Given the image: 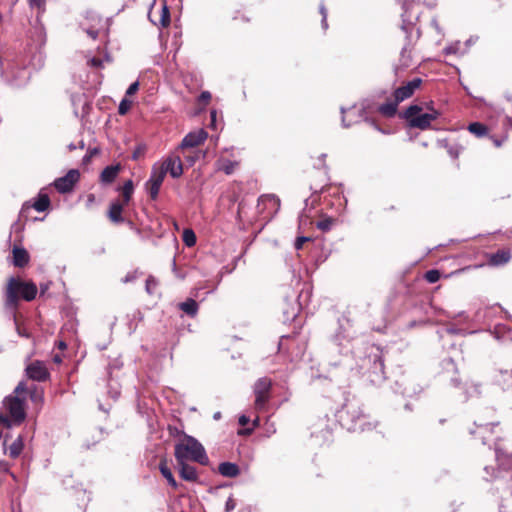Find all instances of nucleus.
Returning <instances> with one entry per match:
<instances>
[{"label": "nucleus", "mask_w": 512, "mask_h": 512, "mask_svg": "<svg viewBox=\"0 0 512 512\" xmlns=\"http://www.w3.org/2000/svg\"><path fill=\"white\" fill-rule=\"evenodd\" d=\"M50 198L45 193H39L37 199L32 204V207L38 212H44L50 207Z\"/></svg>", "instance_id": "a878e982"}, {"label": "nucleus", "mask_w": 512, "mask_h": 512, "mask_svg": "<svg viewBox=\"0 0 512 512\" xmlns=\"http://www.w3.org/2000/svg\"><path fill=\"white\" fill-rule=\"evenodd\" d=\"M216 115H217V113H216V111H215V110L211 111V113H210V117H211V123H212V125H213V124L215 123V121H216Z\"/></svg>", "instance_id": "864d4df0"}, {"label": "nucleus", "mask_w": 512, "mask_h": 512, "mask_svg": "<svg viewBox=\"0 0 512 512\" xmlns=\"http://www.w3.org/2000/svg\"><path fill=\"white\" fill-rule=\"evenodd\" d=\"M138 90H139V82L135 81L126 90V97L134 95L135 93H137Z\"/></svg>", "instance_id": "37998d69"}, {"label": "nucleus", "mask_w": 512, "mask_h": 512, "mask_svg": "<svg viewBox=\"0 0 512 512\" xmlns=\"http://www.w3.org/2000/svg\"><path fill=\"white\" fill-rule=\"evenodd\" d=\"M29 3L31 7H37L41 9L45 5V0H29Z\"/></svg>", "instance_id": "49530a36"}, {"label": "nucleus", "mask_w": 512, "mask_h": 512, "mask_svg": "<svg viewBox=\"0 0 512 512\" xmlns=\"http://www.w3.org/2000/svg\"><path fill=\"white\" fill-rule=\"evenodd\" d=\"M320 13H321V14H322V16H323V20H322V21H323V23L326 25V16H327V15H326V9L324 8V6H321V7H320Z\"/></svg>", "instance_id": "3c124183"}, {"label": "nucleus", "mask_w": 512, "mask_h": 512, "mask_svg": "<svg viewBox=\"0 0 512 512\" xmlns=\"http://www.w3.org/2000/svg\"><path fill=\"white\" fill-rule=\"evenodd\" d=\"M128 206V204H123L120 199H116L111 202L107 211L108 219L114 224H120L125 221L123 217L124 208Z\"/></svg>", "instance_id": "f3484780"}, {"label": "nucleus", "mask_w": 512, "mask_h": 512, "mask_svg": "<svg viewBox=\"0 0 512 512\" xmlns=\"http://www.w3.org/2000/svg\"><path fill=\"white\" fill-rule=\"evenodd\" d=\"M441 277V274L438 270L436 269H432V270H428L425 274H424V278L427 282L429 283H436Z\"/></svg>", "instance_id": "c9c22d12"}, {"label": "nucleus", "mask_w": 512, "mask_h": 512, "mask_svg": "<svg viewBox=\"0 0 512 512\" xmlns=\"http://www.w3.org/2000/svg\"><path fill=\"white\" fill-rule=\"evenodd\" d=\"M495 456L497 466L500 470L512 472V451H508L506 448L501 447L498 443H495Z\"/></svg>", "instance_id": "4468645a"}, {"label": "nucleus", "mask_w": 512, "mask_h": 512, "mask_svg": "<svg viewBox=\"0 0 512 512\" xmlns=\"http://www.w3.org/2000/svg\"><path fill=\"white\" fill-rule=\"evenodd\" d=\"M30 255L28 251L20 246L14 245L12 249V263L17 268H23L29 264Z\"/></svg>", "instance_id": "a211bd4d"}, {"label": "nucleus", "mask_w": 512, "mask_h": 512, "mask_svg": "<svg viewBox=\"0 0 512 512\" xmlns=\"http://www.w3.org/2000/svg\"><path fill=\"white\" fill-rule=\"evenodd\" d=\"M336 220L332 217H325L316 223V227L323 232L329 231L335 224Z\"/></svg>", "instance_id": "2f4dec72"}, {"label": "nucleus", "mask_w": 512, "mask_h": 512, "mask_svg": "<svg viewBox=\"0 0 512 512\" xmlns=\"http://www.w3.org/2000/svg\"><path fill=\"white\" fill-rule=\"evenodd\" d=\"M37 293L38 287L32 280L10 276L3 288L4 307L16 314L21 301L32 302L36 299Z\"/></svg>", "instance_id": "f257e3e1"}, {"label": "nucleus", "mask_w": 512, "mask_h": 512, "mask_svg": "<svg viewBox=\"0 0 512 512\" xmlns=\"http://www.w3.org/2000/svg\"><path fill=\"white\" fill-rule=\"evenodd\" d=\"M132 107V101L128 100L126 97L120 102L118 107V113L120 115H125Z\"/></svg>", "instance_id": "e433bc0d"}, {"label": "nucleus", "mask_w": 512, "mask_h": 512, "mask_svg": "<svg viewBox=\"0 0 512 512\" xmlns=\"http://www.w3.org/2000/svg\"><path fill=\"white\" fill-rule=\"evenodd\" d=\"M236 507V502L235 500L232 498V497H229L226 501V504H225V510L226 512H231L235 509Z\"/></svg>", "instance_id": "a18cd8bd"}, {"label": "nucleus", "mask_w": 512, "mask_h": 512, "mask_svg": "<svg viewBox=\"0 0 512 512\" xmlns=\"http://www.w3.org/2000/svg\"><path fill=\"white\" fill-rule=\"evenodd\" d=\"M56 362H60V358L59 357H55L54 359Z\"/></svg>", "instance_id": "69168bd1"}, {"label": "nucleus", "mask_w": 512, "mask_h": 512, "mask_svg": "<svg viewBox=\"0 0 512 512\" xmlns=\"http://www.w3.org/2000/svg\"><path fill=\"white\" fill-rule=\"evenodd\" d=\"M88 200H89L90 202L94 201V195H93V194H90V195L88 196Z\"/></svg>", "instance_id": "13d9d810"}, {"label": "nucleus", "mask_w": 512, "mask_h": 512, "mask_svg": "<svg viewBox=\"0 0 512 512\" xmlns=\"http://www.w3.org/2000/svg\"><path fill=\"white\" fill-rule=\"evenodd\" d=\"M88 65L94 68H102L103 67V61L101 58L93 57L88 61Z\"/></svg>", "instance_id": "c03bdc74"}, {"label": "nucleus", "mask_w": 512, "mask_h": 512, "mask_svg": "<svg viewBox=\"0 0 512 512\" xmlns=\"http://www.w3.org/2000/svg\"><path fill=\"white\" fill-rule=\"evenodd\" d=\"M99 154V149L98 148H92V149H89L87 154L83 157L82 161L84 164H89L92 160V158L96 155Z\"/></svg>", "instance_id": "58836bf2"}, {"label": "nucleus", "mask_w": 512, "mask_h": 512, "mask_svg": "<svg viewBox=\"0 0 512 512\" xmlns=\"http://www.w3.org/2000/svg\"><path fill=\"white\" fill-rule=\"evenodd\" d=\"M249 421H250V419H249V417H248V416H246V415H241V416L239 417V420H238V422H239V424H240L241 426H246V425L249 423Z\"/></svg>", "instance_id": "de8ad7c7"}, {"label": "nucleus", "mask_w": 512, "mask_h": 512, "mask_svg": "<svg viewBox=\"0 0 512 512\" xmlns=\"http://www.w3.org/2000/svg\"><path fill=\"white\" fill-rule=\"evenodd\" d=\"M261 200H269V201H272V200H273V198H271V197H265V198H264V197H261Z\"/></svg>", "instance_id": "bf43d9fd"}, {"label": "nucleus", "mask_w": 512, "mask_h": 512, "mask_svg": "<svg viewBox=\"0 0 512 512\" xmlns=\"http://www.w3.org/2000/svg\"><path fill=\"white\" fill-rule=\"evenodd\" d=\"M79 179L80 172L77 169H71L65 176L57 178L53 185L59 193H69L73 190Z\"/></svg>", "instance_id": "9b49d317"}, {"label": "nucleus", "mask_w": 512, "mask_h": 512, "mask_svg": "<svg viewBox=\"0 0 512 512\" xmlns=\"http://www.w3.org/2000/svg\"><path fill=\"white\" fill-rule=\"evenodd\" d=\"M28 386L21 381L15 387L12 394L3 400V406L8 415L0 412V425L10 427L11 423L20 425L26 419V398Z\"/></svg>", "instance_id": "f03ea898"}, {"label": "nucleus", "mask_w": 512, "mask_h": 512, "mask_svg": "<svg viewBox=\"0 0 512 512\" xmlns=\"http://www.w3.org/2000/svg\"><path fill=\"white\" fill-rule=\"evenodd\" d=\"M139 153H140V152H139L138 150H137V151H135V152L133 153V158H134V159H137V158H138Z\"/></svg>", "instance_id": "4d7b16f0"}, {"label": "nucleus", "mask_w": 512, "mask_h": 512, "mask_svg": "<svg viewBox=\"0 0 512 512\" xmlns=\"http://www.w3.org/2000/svg\"><path fill=\"white\" fill-rule=\"evenodd\" d=\"M421 78H414L396 88L393 92V99L378 107V112L384 117L391 118L396 115L400 102L410 98L422 84Z\"/></svg>", "instance_id": "7ed1b4c3"}, {"label": "nucleus", "mask_w": 512, "mask_h": 512, "mask_svg": "<svg viewBox=\"0 0 512 512\" xmlns=\"http://www.w3.org/2000/svg\"><path fill=\"white\" fill-rule=\"evenodd\" d=\"M311 240L310 237H306V236H300L296 239L295 241V249L296 250H300L303 248V245L306 243V242H309Z\"/></svg>", "instance_id": "a19ab883"}, {"label": "nucleus", "mask_w": 512, "mask_h": 512, "mask_svg": "<svg viewBox=\"0 0 512 512\" xmlns=\"http://www.w3.org/2000/svg\"><path fill=\"white\" fill-rule=\"evenodd\" d=\"M443 147L446 149L449 156L453 159H457L460 153L463 151V147L455 142H450L448 140L443 141Z\"/></svg>", "instance_id": "cd10ccee"}, {"label": "nucleus", "mask_w": 512, "mask_h": 512, "mask_svg": "<svg viewBox=\"0 0 512 512\" xmlns=\"http://www.w3.org/2000/svg\"><path fill=\"white\" fill-rule=\"evenodd\" d=\"M506 121L507 123L510 125V127L512 128V118H506Z\"/></svg>", "instance_id": "6e6d98bb"}, {"label": "nucleus", "mask_w": 512, "mask_h": 512, "mask_svg": "<svg viewBox=\"0 0 512 512\" xmlns=\"http://www.w3.org/2000/svg\"><path fill=\"white\" fill-rule=\"evenodd\" d=\"M159 470L162 476L168 481L171 487L176 490L178 488V483L176 482L170 468L168 467L165 461H161L159 464Z\"/></svg>", "instance_id": "bb28decb"}, {"label": "nucleus", "mask_w": 512, "mask_h": 512, "mask_svg": "<svg viewBox=\"0 0 512 512\" xmlns=\"http://www.w3.org/2000/svg\"><path fill=\"white\" fill-rule=\"evenodd\" d=\"M207 132L203 129L188 133L182 140L180 149L194 148L201 145L207 139Z\"/></svg>", "instance_id": "2eb2a0df"}, {"label": "nucleus", "mask_w": 512, "mask_h": 512, "mask_svg": "<svg viewBox=\"0 0 512 512\" xmlns=\"http://www.w3.org/2000/svg\"><path fill=\"white\" fill-rule=\"evenodd\" d=\"M250 11L243 9L237 10L233 16V20L236 22L249 23L251 21Z\"/></svg>", "instance_id": "72a5a7b5"}, {"label": "nucleus", "mask_w": 512, "mask_h": 512, "mask_svg": "<svg viewBox=\"0 0 512 512\" xmlns=\"http://www.w3.org/2000/svg\"><path fill=\"white\" fill-rule=\"evenodd\" d=\"M427 108H428V110H430V111H431V109H434L433 107H431V105H428V107H427Z\"/></svg>", "instance_id": "338daca9"}, {"label": "nucleus", "mask_w": 512, "mask_h": 512, "mask_svg": "<svg viewBox=\"0 0 512 512\" xmlns=\"http://www.w3.org/2000/svg\"><path fill=\"white\" fill-rule=\"evenodd\" d=\"M365 415L355 403H346L339 411V420L343 427L355 430L358 424H362Z\"/></svg>", "instance_id": "6e6552de"}, {"label": "nucleus", "mask_w": 512, "mask_h": 512, "mask_svg": "<svg viewBox=\"0 0 512 512\" xmlns=\"http://www.w3.org/2000/svg\"><path fill=\"white\" fill-rule=\"evenodd\" d=\"M182 240L187 247H192L196 244V235L192 229H185L183 231Z\"/></svg>", "instance_id": "7c9ffc66"}, {"label": "nucleus", "mask_w": 512, "mask_h": 512, "mask_svg": "<svg viewBox=\"0 0 512 512\" xmlns=\"http://www.w3.org/2000/svg\"><path fill=\"white\" fill-rule=\"evenodd\" d=\"M423 108L419 105H410L403 113L402 117L408 122L412 128L426 130L431 126V122L440 116V112L431 109L429 113H421Z\"/></svg>", "instance_id": "423d86ee"}, {"label": "nucleus", "mask_w": 512, "mask_h": 512, "mask_svg": "<svg viewBox=\"0 0 512 512\" xmlns=\"http://www.w3.org/2000/svg\"><path fill=\"white\" fill-rule=\"evenodd\" d=\"M174 455L177 463H182V460H192L201 465H206L209 461L202 444L188 435H185L182 442L175 445Z\"/></svg>", "instance_id": "20e7f679"}, {"label": "nucleus", "mask_w": 512, "mask_h": 512, "mask_svg": "<svg viewBox=\"0 0 512 512\" xmlns=\"http://www.w3.org/2000/svg\"><path fill=\"white\" fill-rule=\"evenodd\" d=\"M145 286H146L147 293L148 294H153L155 292V289L158 286V281L153 276H149L146 279Z\"/></svg>", "instance_id": "4c0bfd02"}, {"label": "nucleus", "mask_w": 512, "mask_h": 512, "mask_svg": "<svg viewBox=\"0 0 512 512\" xmlns=\"http://www.w3.org/2000/svg\"><path fill=\"white\" fill-rule=\"evenodd\" d=\"M25 373L28 379L45 382L50 378V372L43 361L34 360L29 363L25 368Z\"/></svg>", "instance_id": "9d476101"}, {"label": "nucleus", "mask_w": 512, "mask_h": 512, "mask_svg": "<svg viewBox=\"0 0 512 512\" xmlns=\"http://www.w3.org/2000/svg\"><path fill=\"white\" fill-rule=\"evenodd\" d=\"M237 166H238V162H236V161L223 160L221 162L219 169L221 171H223L225 174L230 175L235 171Z\"/></svg>", "instance_id": "473e14b6"}, {"label": "nucleus", "mask_w": 512, "mask_h": 512, "mask_svg": "<svg viewBox=\"0 0 512 512\" xmlns=\"http://www.w3.org/2000/svg\"><path fill=\"white\" fill-rule=\"evenodd\" d=\"M178 308L185 314L193 318L198 313L199 305L194 299L188 298L186 299V301L179 303Z\"/></svg>", "instance_id": "b1692460"}, {"label": "nucleus", "mask_w": 512, "mask_h": 512, "mask_svg": "<svg viewBox=\"0 0 512 512\" xmlns=\"http://www.w3.org/2000/svg\"><path fill=\"white\" fill-rule=\"evenodd\" d=\"M495 440H496V441H499V440H501V437H500L499 435H497V436L495 437Z\"/></svg>", "instance_id": "0e129e2a"}, {"label": "nucleus", "mask_w": 512, "mask_h": 512, "mask_svg": "<svg viewBox=\"0 0 512 512\" xmlns=\"http://www.w3.org/2000/svg\"><path fill=\"white\" fill-rule=\"evenodd\" d=\"M159 22L162 27H168L170 25V12L166 4L162 7Z\"/></svg>", "instance_id": "f704fd0d"}, {"label": "nucleus", "mask_w": 512, "mask_h": 512, "mask_svg": "<svg viewBox=\"0 0 512 512\" xmlns=\"http://www.w3.org/2000/svg\"><path fill=\"white\" fill-rule=\"evenodd\" d=\"M500 512H512V496L501 504Z\"/></svg>", "instance_id": "79ce46f5"}, {"label": "nucleus", "mask_w": 512, "mask_h": 512, "mask_svg": "<svg viewBox=\"0 0 512 512\" xmlns=\"http://www.w3.org/2000/svg\"><path fill=\"white\" fill-rule=\"evenodd\" d=\"M468 131L476 137H483L488 134V127L480 122H473L468 125Z\"/></svg>", "instance_id": "c756f323"}, {"label": "nucleus", "mask_w": 512, "mask_h": 512, "mask_svg": "<svg viewBox=\"0 0 512 512\" xmlns=\"http://www.w3.org/2000/svg\"><path fill=\"white\" fill-rule=\"evenodd\" d=\"M118 190L121 193L120 201H122L123 204H129L134 192L133 181L131 179H128L127 181L124 182V184L121 187H119Z\"/></svg>", "instance_id": "393cba45"}, {"label": "nucleus", "mask_w": 512, "mask_h": 512, "mask_svg": "<svg viewBox=\"0 0 512 512\" xmlns=\"http://www.w3.org/2000/svg\"><path fill=\"white\" fill-rule=\"evenodd\" d=\"M40 289H41V294H44L45 291L48 289V286L47 285H41Z\"/></svg>", "instance_id": "5fc2aeb1"}, {"label": "nucleus", "mask_w": 512, "mask_h": 512, "mask_svg": "<svg viewBox=\"0 0 512 512\" xmlns=\"http://www.w3.org/2000/svg\"><path fill=\"white\" fill-rule=\"evenodd\" d=\"M218 472L224 477L234 478L240 474V469L235 463L222 462L218 466Z\"/></svg>", "instance_id": "4be33fe9"}, {"label": "nucleus", "mask_w": 512, "mask_h": 512, "mask_svg": "<svg viewBox=\"0 0 512 512\" xmlns=\"http://www.w3.org/2000/svg\"><path fill=\"white\" fill-rule=\"evenodd\" d=\"M157 165L163 170L165 175L169 173L173 178H179L183 174V164L178 155H171Z\"/></svg>", "instance_id": "f8f14e48"}, {"label": "nucleus", "mask_w": 512, "mask_h": 512, "mask_svg": "<svg viewBox=\"0 0 512 512\" xmlns=\"http://www.w3.org/2000/svg\"><path fill=\"white\" fill-rule=\"evenodd\" d=\"M273 381L269 377H262L256 380L253 385L254 410L257 413L267 412L269 402L272 399Z\"/></svg>", "instance_id": "0eeeda50"}, {"label": "nucleus", "mask_w": 512, "mask_h": 512, "mask_svg": "<svg viewBox=\"0 0 512 512\" xmlns=\"http://www.w3.org/2000/svg\"><path fill=\"white\" fill-rule=\"evenodd\" d=\"M325 158H326V154H321L319 156V160H320V163L319 164H314L315 167L317 168H324L325 167Z\"/></svg>", "instance_id": "09e8293b"}, {"label": "nucleus", "mask_w": 512, "mask_h": 512, "mask_svg": "<svg viewBox=\"0 0 512 512\" xmlns=\"http://www.w3.org/2000/svg\"><path fill=\"white\" fill-rule=\"evenodd\" d=\"M493 383L503 391H512V369H500L493 376Z\"/></svg>", "instance_id": "dca6fc26"}, {"label": "nucleus", "mask_w": 512, "mask_h": 512, "mask_svg": "<svg viewBox=\"0 0 512 512\" xmlns=\"http://www.w3.org/2000/svg\"><path fill=\"white\" fill-rule=\"evenodd\" d=\"M252 424H253V428L260 426V417L258 415L253 420Z\"/></svg>", "instance_id": "603ef678"}, {"label": "nucleus", "mask_w": 512, "mask_h": 512, "mask_svg": "<svg viewBox=\"0 0 512 512\" xmlns=\"http://www.w3.org/2000/svg\"><path fill=\"white\" fill-rule=\"evenodd\" d=\"M253 429H246L245 430V434H250L252 432Z\"/></svg>", "instance_id": "680f3d73"}, {"label": "nucleus", "mask_w": 512, "mask_h": 512, "mask_svg": "<svg viewBox=\"0 0 512 512\" xmlns=\"http://www.w3.org/2000/svg\"><path fill=\"white\" fill-rule=\"evenodd\" d=\"M165 176V173L157 164L152 167L150 178L146 182V189L152 200H156L158 198L159 191Z\"/></svg>", "instance_id": "1a4fd4ad"}, {"label": "nucleus", "mask_w": 512, "mask_h": 512, "mask_svg": "<svg viewBox=\"0 0 512 512\" xmlns=\"http://www.w3.org/2000/svg\"><path fill=\"white\" fill-rule=\"evenodd\" d=\"M121 170L120 164L105 167L100 174V182L105 185L112 184Z\"/></svg>", "instance_id": "aec40b11"}, {"label": "nucleus", "mask_w": 512, "mask_h": 512, "mask_svg": "<svg viewBox=\"0 0 512 512\" xmlns=\"http://www.w3.org/2000/svg\"><path fill=\"white\" fill-rule=\"evenodd\" d=\"M23 447V441L21 437H18L8 446L7 453L11 458L16 459L21 454Z\"/></svg>", "instance_id": "c85d7f7f"}, {"label": "nucleus", "mask_w": 512, "mask_h": 512, "mask_svg": "<svg viewBox=\"0 0 512 512\" xmlns=\"http://www.w3.org/2000/svg\"><path fill=\"white\" fill-rule=\"evenodd\" d=\"M439 422H440L441 424H444V423L446 422V419H440V420H439Z\"/></svg>", "instance_id": "e2e57ef3"}, {"label": "nucleus", "mask_w": 512, "mask_h": 512, "mask_svg": "<svg viewBox=\"0 0 512 512\" xmlns=\"http://www.w3.org/2000/svg\"><path fill=\"white\" fill-rule=\"evenodd\" d=\"M59 347L60 348H66V344L64 342H60Z\"/></svg>", "instance_id": "052dcab7"}, {"label": "nucleus", "mask_w": 512, "mask_h": 512, "mask_svg": "<svg viewBox=\"0 0 512 512\" xmlns=\"http://www.w3.org/2000/svg\"><path fill=\"white\" fill-rule=\"evenodd\" d=\"M27 396H29L35 406L41 408L44 403V390L36 385L28 387Z\"/></svg>", "instance_id": "5701e85b"}, {"label": "nucleus", "mask_w": 512, "mask_h": 512, "mask_svg": "<svg viewBox=\"0 0 512 512\" xmlns=\"http://www.w3.org/2000/svg\"><path fill=\"white\" fill-rule=\"evenodd\" d=\"M179 466L180 477L186 481L196 482L198 480V474L196 468L182 460V463H177Z\"/></svg>", "instance_id": "412c9836"}, {"label": "nucleus", "mask_w": 512, "mask_h": 512, "mask_svg": "<svg viewBox=\"0 0 512 512\" xmlns=\"http://www.w3.org/2000/svg\"><path fill=\"white\" fill-rule=\"evenodd\" d=\"M211 100V93L208 91H203L198 97V103L200 105L206 106Z\"/></svg>", "instance_id": "ea45409f"}, {"label": "nucleus", "mask_w": 512, "mask_h": 512, "mask_svg": "<svg viewBox=\"0 0 512 512\" xmlns=\"http://www.w3.org/2000/svg\"><path fill=\"white\" fill-rule=\"evenodd\" d=\"M491 139H492V142H493L495 147L498 148V147H500L502 145L503 140H500V139H498L496 137H491Z\"/></svg>", "instance_id": "8fccbe9b"}, {"label": "nucleus", "mask_w": 512, "mask_h": 512, "mask_svg": "<svg viewBox=\"0 0 512 512\" xmlns=\"http://www.w3.org/2000/svg\"><path fill=\"white\" fill-rule=\"evenodd\" d=\"M394 39L402 44L396 71L399 69H406L413 63L412 53L415 47V42L412 39L411 30L404 25L400 26L399 30L394 35Z\"/></svg>", "instance_id": "39448f33"}, {"label": "nucleus", "mask_w": 512, "mask_h": 512, "mask_svg": "<svg viewBox=\"0 0 512 512\" xmlns=\"http://www.w3.org/2000/svg\"><path fill=\"white\" fill-rule=\"evenodd\" d=\"M511 259L509 249H500L495 253L489 254L488 263L491 266H501L507 264Z\"/></svg>", "instance_id": "6ab92c4d"}, {"label": "nucleus", "mask_w": 512, "mask_h": 512, "mask_svg": "<svg viewBox=\"0 0 512 512\" xmlns=\"http://www.w3.org/2000/svg\"><path fill=\"white\" fill-rule=\"evenodd\" d=\"M476 431H472V434H475L477 437L482 439L483 443L486 444L491 441V437L489 434H499L501 432V428L499 427V423H475Z\"/></svg>", "instance_id": "ddd939ff"}]
</instances>
